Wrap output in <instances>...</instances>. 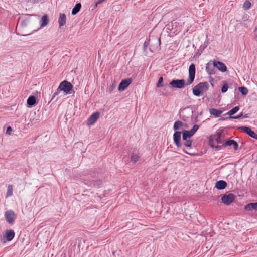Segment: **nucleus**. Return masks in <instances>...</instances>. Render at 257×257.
Masks as SVG:
<instances>
[{"mask_svg": "<svg viewBox=\"0 0 257 257\" xmlns=\"http://www.w3.org/2000/svg\"><path fill=\"white\" fill-rule=\"evenodd\" d=\"M73 87L72 84L67 80L61 82L59 86V89L66 94H71Z\"/></svg>", "mask_w": 257, "mask_h": 257, "instance_id": "nucleus-1", "label": "nucleus"}, {"mask_svg": "<svg viewBox=\"0 0 257 257\" xmlns=\"http://www.w3.org/2000/svg\"><path fill=\"white\" fill-rule=\"evenodd\" d=\"M13 195V186L9 185L8 186L7 192L6 195V198L12 196Z\"/></svg>", "mask_w": 257, "mask_h": 257, "instance_id": "nucleus-25", "label": "nucleus"}, {"mask_svg": "<svg viewBox=\"0 0 257 257\" xmlns=\"http://www.w3.org/2000/svg\"><path fill=\"white\" fill-rule=\"evenodd\" d=\"M244 210L247 211L252 210L257 211V202L250 203L246 205L244 207Z\"/></svg>", "mask_w": 257, "mask_h": 257, "instance_id": "nucleus-15", "label": "nucleus"}, {"mask_svg": "<svg viewBox=\"0 0 257 257\" xmlns=\"http://www.w3.org/2000/svg\"><path fill=\"white\" fill-rule=\"evenodd\" d=\"M36 97L34 96H30L27 99V104L29 106H32L36 104Z\"/></svg>", "mask_w": 257, "mask_h": 257, "instance_id": "nucleus-20", "label": "nucleus"}, {"mask_svg": "<svg viewBox=\"0 0 257 257\" xmlns=\"http://www.w3.org/2000/svg\"><path fill=\"white\" fill-rule=\"evenodd\" d=\"M195 65L191 64L189 67V77L186 83L187 85H190L194 81L195 76Z\"/></svg>", "mask_w": 257, "mask_h": 257, "instance_id": "nucleus-2", "label": "nucleus"}, {"mask_svg": "<svg viewBox=\"0 0 257 257\" xmlns=\"http://www.w3.org/2000/svg\"><path fill=\"white\" fill-rule=\"evenodd\" d=\"M228 88V86L227 83L226 82L224 81L223 84L221 88L222 93H225L227 91Z\"/></svg>", "mask_w": 257, "mask_h": 257, "instance_id": "nucleus-32", "label": "nucleus"}, {"mask_svg": "<svg viewBox=\"0 0 257 257\" xmlns=\"http://www.w3.org/2000/svg\"><path fill=\"white\" fill-rule=\"evenodd\" d=\"M15 236V232L13 230H8L6 231V237L7 240L11 241Z\"/></svg>", "mask_w": 257, "mask_h": 257, "instance_id": "nucleus-18", "label": "nucleus"}, {"mask_svg": "<svg viewBox=\"0 0 257 257\" xmlns=\"http://www.w3.org/2000/svg\"><path fill=\"white\" fill-rule=\"evenodd\" d=\"M66 17L65 14L60 13L58 18L59 27L61 28L66 24Z\"/></svg>", "mask_w": 257, "mask_h": 257, "instance_id": "nucleus-14", "label": "nucleus"}, {"mask_svg": "<svg viewBox=\"0 0 257 257\" xmlns=\"http://www.w3.org/2000/svg\"><path fill=\"white\" fill-rule=\"evenodd\" d=\"M169 84L172 87L178 89H183L185 85H187L184 79H174L170 82Z\"/></svg>", "mask_w": 257, "mask_h": 257, "instance_id": "nucleus-3", "label": "nucleus"}, {"mask_svg": "<svg viewBox=\"0 0 257 257\" xmlns=\"http://www.w3.org/2000/svg\"><path fill=\"white\" fill-rule=\"evenodd\" d=\"M239 109V106H235L227 113V114L231 116L236 113Z\"/></svg>", "mask_w": 257, "mask_h": 257, "instance_id": "nucleus-28", "label": "nucleus"}, {"mask_svg": "<svg viewBox=\"0 0 257 257\" xmlns=\"http://www.w3.org/2000/svg\"><path fill=\"white\" fill-rule=\"evenodd\" d=\"M251 6V3L249 1H245L243 5V9L244 10H248Z\"/></svg>", "mask_w": 257, "mask_h": 257, "instance_id": "nucleus-29", "label": "nucleus"}, {"mask_svg": "<svg viewBox=\"0 0 257 257\" xmlns=\"http://www.w3.org/2000/svg\"><path fill=\"white\" fill-rule=\"evenodd\" d=\"M249 117V114L248 113H246L244 115H243V113H241L239 115H237L236 116L234 117H230V118H233V119H240V118H248Z\"/></svg>", "mask_w": 257, "mask_h": 257, "instance_id": "nucleus-26", "label": "nucleus"}, {"mask_svg": "<svg viewBox=\"0 0 257 257\" xmlns=\"http://www.w3.org/2000/svg\"><path fill=\"white\" fill-rule=\"evenodd\" d=\"M232 145H233L235 150H237L238 149V145L235 141L234 140V143H233Z\"/></svg>", "mask_w": 257, "mask_h": 257, "instance_id": "nucleus-41", "label": "nucleus"}, {"mask_svg": "<svg viewBox=\"0 0 257 257\" xmlns=\"http://www.w3.org/2000/svg\"><path fill=\"white\" fill-rule=\"evenodd\" d=\"M163 77H160L159 79L158 82L157 84V87H159V88L162 87L163 86Z\"/></svg>", "mask_w": 257, "mask_h": 257, "instance_id": "nucleus-36", "label": "nucleus"}, {"mask_svg": "<svg viewBox=\"0 0 257 257\" xmlns=\"http://www.w3.org/2000/svg\"><path fill=\"white\" fill-rule=\"evenodd\" d=\"M149 45V41H146L144 43V45H143V50L144 51H146V49L147 48V47Z\"/></svg>", "mask_w": 257, "mask_h": 257, "instance_id": "nucleus-38", "label": "nucleus"}, {"mask_svg": "<svg viewBox=\"0 0 257 257\" xmlns=\"http://www.w3.org/2000/svg\"><path fill=\"white\" fill-rule=\"evenodd\" d=\"M181 133L179 131H176L173 135V140L175 144L178 147H180L181 144Z\"/></svg>", "mask_w": 257, "mask_h": 257, "instance_id": "nucleus-11", "label": "nucleus"}, {"mask_svg": "<svg viewBox=\"0 0 257 257\" xmlns=\"http://www.w3.org/2000/svg\"><path fill=\"white\" fill-rule=\"evenodd\" d=\"M115 84H112L109 88V92L111 93L113 90L114 89V88H115Z\"/></svg>", "mask_w": 257, "mask_h": 257, "instance_id": "nucleus-43", "label": "nucleus"}, {"mask_svg": "<svg viewBox=\"0 0 257 257\" xmlns=\"http://www.w3.org/2000/svg\"><path fill=\"white\" fill-rule=\"evenodd\" d=\"M227 186V183L223 180H219L216 182L215 187L219 190L225 189Z\"/></svg>", "mask_w": 257, "mask_h": 257, "instance_id": "nucleus-16", "label": "nucleus"}, {"mask_svg": "<svg viewBox=\"0 0 257 257\" xmlns=\"http://www.w3.org/2000/svg\"><path fill=\"white\" fill-rule=\"evenodd\" d=\"M222 131H217L216 133V141L218 144H222L223 141L221 139Z\"/></svg>", "mask_w": 257, "mask_h": 257, "instance_id": "nucleus-24", "label": "nucleus"}, {"mask_svg": "<svg viewBox=\"0 0 257 257\" xmlns=\"http://www.w3.org/2000/svg\"><path fill=\"white\" fill-rule=\"evenodd\" d=\"M193 93L194 95L196 96H199L200 95H202L203 93H202V92L201 90H200L197 86H195L194 88H193Z\"/></svg>", "mask_w": 257, "mask_h": 257, "instance_id": "nucleus-23", "label": "nucleus"}, {"mask_svg": "<svg viewBox=\"0 0 257 257\" xmlns=\"http://www.w3.org/2000/svg\"><path fill=\"white\" fill-rule=\"evenodd\" d=\"M209 112L211 115H213L215 117H218L222 113V111L217 110L215 108H210Z\"/></svg>", "mask_w": 257, "mask_h": 257, "instance_id": "nucleus-19", "label": "nucleus"}, {"mask_svg": "<svg viewBox=\"0 0 257 257\" xmlns=\"http://www.w3.org/2000/svg\"><path fill=\"white\" fill-rule=\"evenodd\" d=\"M209 145H210V146L212 147V148H215L216 149V150H218L220 149V148H221L220 146H215L213 145V141L212 140L211 138L209 139Z\"/></svg>", "mask_w": 257, "mask_h": 257, "instance_id": "nucleus-34", "label": "nucleus"}, {"mask_svg": "<svg viewBox=\"0 0 257 257\" xmlns=\"http://www.w3.org/2000/svg\"><path fill=\"white\" fill-rule=\"evenodd\" d=\"M213 61H210L206 65L205 70L207 73L211 75L212 74H214L215 73V69L213 65L212 64Z\"/></svg>", "mask_w": 257, "mask_h": 257, "instance_id": "nucleus-10", "label": "nucleus"}, {"mask_svg": "<svg viewBox=\"0 0 257 257\" xmlns=\"http://www.w3.org/2000/svg\"><path fill=\"white\" fill-rule=\"evenodd\" d=\"M239 129L242 131L250 137L257 140V135L251 129L247 126H240Z\"/></svg>", "mask_w": 257, "mask_h": 257, "instance_id": "nucleus-8", "label": "nucleus"}, {"mask_svg": "<svg viewBox=\"0 0 257 257\" xmlns=\"http://www.w3.org/2000/svg\"><path fill=\"white\" fill-rule=\"evenodd\" d=\"M5 216L6 221L10 224H13L16 218L14 212L12 210H8L5 212Z\"/></svg>", "mask_w": 257, "mask_h": 257, "instance_id": "nucleus-6", "label": "nucleus"}, {"mask_svg": "<svg viewBox=\"0 0 257 257\" xmlns=\"http://www.w3.org/2000/svg\"><path fill=\"white\" fill-rule=\"evenodd\" d=\"M105 0H98L97 2H95L94 8H95L97 7V6L102 3H103Z\"/></svg>", "mask_w": 257, "mask_h": 257, "instance_id": "nucleus-40", "label": "nucleus"}, {"mask_svg": "<svg viewBox=\"0 0 257 257\" xmlns=\"http://www.w3.org/2000/svg\"><path fill=\"white\" fill-rule=\"evenodd\" d=\"M196 86L200 90H201L202 93H204V91L207 90L209 87L208 83L207 82H200Z\"/></svg>", "mask_w": 257, "mask_h": 257, "instance_id": "nucleus-17", "label": "nucleus"}, {"mask_svg": "<svg viewBox=\"0 0 257 257\" xmlns=\"http://www.w3.org/2000/svg\"><path fill=\"white\" fill-rule=\"evenodd\" d=\"M183 122L180 120L176 121L174 124L173 128L175 130H179L183 126Z\"/></svg>", "mask_w": 257, "mask_h": 257, "instance_id": "nucleus-27", "label": "nucleus"}, {"mask_svg": "<svg viewBox=\"0 0 257 257\" xmlns=\"http://www.w3.org/2000/svg\"><path fill=\"white\" fill-rule=\"evenodd\" d=\"M12 131V128L10 126H8L6 130V134H10L11 132Z\"/></svg>", "mask_w": 257, "mask_h": 257, "instance_id": "nucleus-42", "label": "nucleus"}, {"mask_svg": "<svg viewBox=\"0 0 257 257\" xmlns=\"http://www.w3.org/2000/svg\"><path fill=\"white\" fill-rule=\"evenodd\" d=\"M139 156L135 154H133L131 156V161H133L134 163H136L139 159Z\"/></svg>", "mask_w": 257, "mask_h": 257, "instance_id": "nucleus-35", "label": "nucleus"}, {"mask_svg": "<svg viewBox=\"0 0 257 257\" xmlns=\"http://www.w3.org/2000/svg\"><path fill=\"white\" fill-rule=\"evenodd\" d=\"M81 8V4L80 3H77L74 7L73 8L72 11V14L73 15L77 14L80 10Z\"/></svg>", "mask_w": 257, "mask_h": 257, "instance_id": "nucleus-21", "label": "nucleus"}, {"mask_svg": "<svg viewBox=\"0 0 257 257\" xmlns=\"http://www.w3.org/2000/svg\"><path fill=\"white\" fill-rule=\"evenodd\" d=\"M208 45V43L205 42L204 44H203V45H201L200 48H199V50H200L201 52H202L204 49L207 47Z\"/></svg>", "mask_w": 257, "mask_h": 257, "instance_id": "nucleus-37", "label": "nucleus"}, {"mask_svg": "<svg viewBox=\"0 0 257 257\" xmlns=\"http://www.w3.org/2000/svg\"><path fill=\"white\" fill-rule=\"evenodd\" d=\"M212 64L213 65L214 67H215L221 72H225L227 70V67L223 62L214 60L212 61Z\"/></svg>", "mask_w": 257, "mask_h": 257, "instance_id": "nucleus-7", "label": "nucleus"}, {"mask_svg": "<svg viewBox=\"0 0 257 257\" xmlns=\"http://www.w3.org/2000/svg\"><path fill=\"white\" fill-rule=\"evenodd\" d=\"M100 113L98 112L93 113L88 119V124L90 125L93 124L98 119Z\"/></svg>", "mask_w": 257, "mask_h": 257, "instance_id": "nucleus-12", "label": "nucleus"}, {"mask_svg": "<svg viewBox=\"0 0 257 257\" xmlns=\"http://www.w3.org/2000/svg\"><path fill=\"white\" fill-rule=\"evenodd\" d=\"M199 128V125L197 124L194 125L190 131L184 130L183 131V140H185L186 139L190 138L192 137L197 130Z\"/></svg>", "mask_w": 257, "mask_h": 257, "instance_id": "nucleus-5", "label": "nucleus"}, {"mask_svg": "<svg viewBox=\"0 0 257 257\" xmlns=\"http://www.w3.org/2000/svg\"><path fill=\"white\" fill-rule=\"evenodd\" d=\"M233 143H234V140H229L223 143L222 144V146L224 147H226L227 146L232 145Z\"/></svg>", "mask_w": 257, "mask_h": 257, "instance_id": "nucleus-33", "label": "nucleus"}, {"mask_svg": "<svg viewBox=\"0 0 257 257\" xmlns=\"http://www.w3.org/2000/svg\"><path fill=\"white\" fill-rule=\"evenodd\" d=\"M61 90H60L59 89V87L57 88L56 91L53 94V96L52 98V99H53L57 95H58L59 93H60V92L61 91Z\"/></svg>", "mask_w": 257, "mask_h": 257, "instance_id": "nucleus-39", "label": "nucleus"}, {"mask_svg": "<svg viewBox=\"0 0 257 257\" xmlns=\"http://www.w3.org/2000/svg\"><path fill=\"white\" fill-rule=\"evenodd\" d=\"M184 152L186 154H189V153H188L185 150H184ZM190 155H191V154H190Z\"/></svg>", "mask_w": 257, "mask_h": 257, "instance_id": "nucleus-44", "label": "nucleus"}, {"mask_svg": "<svg viewBox=\"0 0 257 257\" xmlns=\"http://www.w3.org/2000/svg\"><path fill=\"white\" fill-rule=\"evenodd\" d=\"M131 82L132 80L131 79H124L122 80L118 86L119 91H122L124 90L131 83Z\"/></svg>", "mask_w": 257, "mask_h": 257, "instance_id": "nucleus-9", "label": "nucleus"}, {"mask_svg": "<svg viewBox=\"0 0 257 257\" xmlns=\"http://www.w3.org/2000/svg\"><path fill=\"white\" fill-rule=\"evenodd\" d=\"M89 186H92L95 188H99L102 184V182L100 180H91L88 181L86 183Z\"/></svg>", "mask_w": 257, "mask_h": 257, "instance_id": "nucleus-13", "label": "nucleus"}, {"mask_svg": "<svg viewBox=\"0 0 257 257\" xmlns=\"http://www.w3.org/2000/svg\"><path fill=\"white\" fill-rule=\"evenodd\" d=\"M49 22L48 17L47 15H44L41 19V26L44 27L46 26Z\"/></svg>", "mask_w": 257, "mask_h": 257, "instance_id": "nucleus-22", "label": "nucleus"}, {"mask_svg": "<svg viewBox=\"0 0 257 257\" xmlns=\"http://www.w3.org/2000/svg\"><path fill=\"white\" fill-rule=\"evenodd\" d=\"M184 141V145L187 148H191L192 144V140L186 139V140H185Z\"/></svg>", "mask_w": 257, "mask_h": 257, "instance_id": "nucleus-31", "label": "nucleus"}, {"mask_svg": "<svg viewBox=\"0 0 257 257\" xmlns=\"http://www.w3.org/2000/svg\"><path fill=\"white\" fill-rule=\"evenodd\" d=\"M238 89L243 95H246L248 93V89L245 87H239Z\"/></svg>", "mask_w": 257, "mask_h": 257, "instance_id": "nucleus-30", "label": "nucleus"}, {"mask_svg": "<svg viewBox=\"0 0 257 257\" xmlns=\"http://www.w3.org/2000/svg\"><path fill=\"white\" fill-rule=\"evenodd\" d=\"M235 199V196L232 193L224 194L221 197L222 202L226 205H229L233 202Z\"/></svg>", "mask_w": 257, "mask_h": 257, "instance_id": "nucleus-4", "label": "nucleus"}, {"mask_svg": "<svg viewBox=\"0 0 257 257\" xmlns=\"http://www.w3.org/2000/svg\"><path fill=\"white\" fill-rule=\"evenodd\" d=\"M221 119H222V120H224L225 119H224V118H222Z\"/></svg>", "mask_w": 257, "mask_h": 257, "instance_id": "nucleus-45", "label": "nucleus"}]
</instances>
